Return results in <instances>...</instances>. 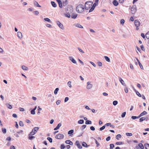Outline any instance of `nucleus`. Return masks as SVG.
<instances>
[{"label":"nucleus","instance_id":"1","mask_svg":"<svg viewBox=\"0 0 149 149\" xmlns=\"http://www.w3.org/2000/svg\"><path fill=\"white\" fill-rule=\"evenodd\" d=\"M85 8L82 4L78 5L76 8V10L78 13H81L84 11Z\"/></svg>","mask_w":149,"mask_h":149},{"label":"nucleus","instance_id":"2","mask_svg":"<svg viewBox=\"0 0 149 149\" xmlns=\"http://www.w3.org/2000/svg\"><path fill=\"white\" fill-rule=\"evenodd\" d=\"M93 4L92 1H87L85 2L84 5L85 9L88 10L89 9Z\"/></svg>","mask_w":149,"mask_h":149},{"label":"nucleus","instance_id":"3","mask_svg":"<svg viewBox=\"0 0 149 149\" xmlns=\"http://www.w3.org/2000/svg\"><path fill=\"white\" fill-rule=\"evenodd\" d=\"M73 7L71 6L68 5L66 8V10L67 13H71L73 11Z\"/></svg>","mask_w":149,"mask_h":149},{"label":"nucleus","instance_id":"4","mask_svg":"<svg viewBox=\"0 0 149 149\" xmlns=\"http://www.w3.org/2000/svg\"><path fill=\"white\" fill-rule=\"evenodd\" d=\"M96 2V1H95V3H94L92 5V7L90 9L89 11V13H90L92 12L94 9L95 7L97 6L98 4L99 1H97Z\"/></svg>","mask_w":149,"mask_h":149},{"label":"nucleus","instance_id":"5","mask_svg":"<svg viewBox=\"0 0 149 149\" xmlns=\"http://www.w3.org/2000/svg\"><path fill=\"white\" fill-rule=\"evenodd\" d=\"M136 10L135 5H133L131 8V13L132 14H134Z\"/></svg>","mask_w":149,"mask_h":149},{"label":"nucleus","instance_id":"6","mask_svg":"<svg viewBox=\"0 0 149 149\" xmlns=\"http://www.w3.org/2000/svg\"><path fill=\"white\" fill-rule=\"evenodd\" d=\"M64 137V135L63 134H59L56 136L55 138L58 139H63Z\"/></svg>","mask_w":149,"mask_h":149},{"label":"nucleus","instance_id":"7","mask_svg":"<svg viewBox=\"0 0 149 149\" xmlns=\"http://www.w3.org/2000/svg\"><path fill=\"white\" fill-rule=\"evenodd\" d=\"M56 24L61 29L63 30L64 29V27L63 25L61 23V22L59 21H57L56 22Z\"/></svg>","mask_w":149,"mask_h":149},{"label":"nucleus","instance_id":"8","mask_svg":"<svg viewBox=\"0 0 149 149\" xmlns=\"http://www.w3.org/2000/svg\"><path fill=\"white\" fill-rule=\"evenodd\" d=\"M134 23L136 26H139L140 25L139 21L138 20H135L134 21Z\"/></svg>","mask_w":149,"mask_h":149},{"label":"nucleus","instance_id":"9","mask_svg":"<svg viewBox=\"0 0 149 149\" xmlns=\"http://www.w3.org/2000/svg\"><path fill=\"white\" fill-rule=\"evenodd\" d=\"M75 144L77 146V147L81 149L82 148V147L79 141H76Z\"/></svg>","mask_w":149,"mask_h":149},{"label":"nucleus","instance_id":"10","mask_svg":"<svg viewBox=\"0 0 149 149\" xmlns=\"http://www.w3.org/2000/svg\"><path fill=\"white\" fill-rule=\"evenodd\" d=\"M69 59L74 63L77 64L76 61L72 57L70 56L69 58Z\"/></svg>","mask_w":149,"mask_h":149},{"label":"nucleus","instance_id":"11","mask_svg":"<svg viewBox=\"0 0 149 149\" xmlns=\"http://www.w3.org/2000/svg\"><path fill=\"white\" fill-rule=\"evenodd\" d=\"M90 82L89 81H88L87 83V88L88 89H90L92 87V85L90 84Z\"/></svg>","mask_w":149,"mask_h":149},{"label":"nucleus","instance_id":"12","mask_svg":"<svg viewBox=\"0 0 149 149\" xmlns=\"http://www.w3.org/2000/svg\"><path fill=\"white\" fill-rule=\"evenodd\" d=\"M65 143L66 144H69L70 145H72L73 143L70 140H68L65 141Z\"/></svg>","mask_w":149,"mask_h":149},{"label":"nucleus","instance_id":"13","mask_svg":"<svg viewBox=\"0 0 149 149\" xmlns=\"http://www.w3.org/2000/svg\"><path fill=\"white\" fill-rule=\"evenodd\" d=\"M17 36L18 38L20 39H21L22 37V33L19 31L17 33Z\"/></svg>","mask_w":149,"mask_h":149},{"label":"nucleus","instance_id":"14","mask_svg":"<svg viewBox=\"0 0 149 149\" xmlns=\"http://www.w3.org/2000/svg\"><path fill=\"white\" fill-rule=\"evenodd\" d=\"M119 81L122 84V85H123L124 86H126V84L124 83V81L123 80V79L119 77Z\"/></svg>","mask_w":149,"mask_h":149},{"label":"nucleus","instance_id":"15","mask_svg":"<svg viewBox=\"0 0 149 149\" xmlns=\"http://www.w3.org/2000/svg\"><path fill=\"white\" fill-rule=\"evenodd\" d=\"M147 113V112L146 111H144L142 113H141L140 115L139 116V118L141 117L146 114Z\"/></svg>","mask_w":149,"mask_h":149},{"label":"nucleus","instance_id":"16","mask_svg":"<svg viewBox=\"0 0 149 149\" xmlns=\"http://www.w3.org/2000/svg\"><path fill=\"white\" fill-rule=\"evenodd\" d=\"M33 4H34V5L38 7H41V6L40 5H39V4L38 3V2L36 1H34Z\"/></svg>","mask_w":149,"mask_h":149},{"label":"nucleus","instance_id":"17","mask_svg":"<svg viewBox=\"0 0 149 149\" xmlns=\"http://www.w3.org/2000/svg\"><path fill=\"white\" fill-rule=\"evenodd\" d=\"M39 128L38 127H34L32 130L33 132H35V134L36 133L38 130L39 129Z\"/></svg>","mask_w":149,"mask_h":149},{"label":"nucleus","instance_id":"18","mask_svg":"<svg viewBox=\"0 0 149 149\" xmlns=\"http://www.w3.org/2000/svg\"><path fill=\"white\" fill-rule=\"evenodd\" d=\"M51 4L52 6L54 8H56L57 6V5L56 3L53 1H51Z\"/></svg>","mask_w":149,"mask_h":149},{"label":"nucleus","instance_id":"19","mask_svg":"<svg viewBox=\"0 0 149 149\" xmlns=\"http://www.w3.org/2000/svg\"><path fill=\"white\" fill-rule=\"evenodd\" d=\"M112 3L113 5L116 6H117L118 4V3L116 0H114Z\"/></svg>","mask_w":149,"mask_h":149},{"label":"nucleus","instance_id":"20","mask_svg":"<svg viewBox=\"0 0 149 149\" xmlns=\"http://www.w3.org/2000/svg\"><path fill=\"white\" fill-rule=\"evenodd\" d=\"M74 25L76 27H78V28H83V26L82 25H81L80 24H78V23L74 24Z\"/></svg>","mask_w":149,"mask_h":149},{"label":"nucleus","instance_id":"21","mask_svg":"<svg viewBox=\"0 0 149 149\" xmlns=\"http://www.w3.org/2000/svg\"><path fill=\"white\" fill-rule=\"evenodd\" d=\"M77 16V14L72 13L71 15V18L72 19H75L76 18Z\"/></svg>","mask_w":149,"mask_h":149},{"label":"nucleus","instance_id":"22","mask_svg":"<svg viewBox=\"0 0 149 149\" xmlns=\"http://www.w3.org/2000/svg\"><path fill=\"white\" fill-rule=\"evenodd\" d=\"M138 147L141 149H143L144 147L142 143H139L138 144Z\"/></svg>","mask_w":149,"mask_h":149},{"label":"nucleus","instance_id":"23","mask_svg":"<svg viewBox=\"0 0 149 149\" xmlns=\"http://www.w3.org/2000/svg\"><path fill=\"white\" fill-rule=\"evenodd\" d=\"M63 6H65L67 5L68 3V0H65V1H63L62 2Z\"/></svg>","mask_w":149,"mask_h":149},{"label":"nucleus","instance_id":"24","mask_svg":"<svg viewBox=\"0 0 149 149\" xmlns=\"http://www.w3.org/2000/svg\"><path fill=\"white\" fill-rule=\"evenodd\" d=\"M82 145L83 147L86 148H87L89 146V145H88L86 143L84 142L82 143Z\"/></svg>","mask_w":149,"mask_h":149},{"label":"nucleus","instance_id":"25","mask_svg":"<svg viewBox=\"0 0 149 149\" xmlns=\"http://www.w3.org/2000/svg\"><path fill=\"white\" fill-rule=\"evenodd\" d=\"M144 146L146 149H149V144L147 143H145Z\"/></svg>","mask_w":149,"mask_h":149},{"label":"nucleus","instance_id":"26","mask_svg":"<svg viewBox=\"0 0 149 149\" xmlns=\"http://www.w3.org/2000/svg\"><path fill=\"white\" fill-rule=\"evenodd\" d=\"M84 121L83 120L81 119L79 120L78 123L79 124H83L84 123Z\"/></svg>","mask_w":149,"mask_h":149},{"label":"nucleus","instance_id":"27","mask_svg":"<svg viewBox=\"0 0 149 149\" xmlns=\"http://www.w3.org/2000/svg\"><path fill=\"white\" fill-rule=\"evenodd\" d=\"M74 130H69L68 131V134H70V135H71L73 134V133L74 132Z\"/></svg>","mask_w":149,"mask_h":149},{"label":"nucleus","instance_id":"28","mask_svg":"<svg viewBox=\"0 0 149 149\" xmlns=\"http://www.w3.org/2000/svg\"><path fill=\"white\" fill-rule=\"evenodd\" d=\"M146 119V118H145V117H142L140 118L139 119V122H142L143 121L145 120Z\"/></svg>","mask_w":149,"mask_h":149},{"label":"nucleus","instance_id":"29","mask_svg":"<svg viewBox=\"0 0 149 149\" xmlns=\"http://www.w3.org/2000/svg\"><path fill=\"white\" fill-rule=\"evenodd\" d=\"M6 105L7 106V107L9 109H11L12 108V105L10 104H6Z\"/></svg>","mask_w":149,"mask_h":149},{"label":"nucleus","instance_id":"30","mask_svg":"<svg viewBox=\"0 0 149 149\" xmlns=\"http://www.w3.org/2000/svg\"><path fill=\"white\" fill-rule=\"evenodd\" d=\"M35 138V137L32 136H29L28 137V139L30 140H32Z\"/></svg>","mask_w":149,"mask_h":149},{"label":"nucleus","instance_id":"31","mask_svg":"<svg viewBox=\"0 0 149 149\" xmlns=\"http://www.w3.org/2000/svg\"><path fill=\"white\" fill-rule=\"evenodd\" d=\"M92 123L91 121L89 120H87L85 122V124L86 125L91 124Z\"/></svg>","mask_w":149,"mask_h":149},{"label":"nucleus","instance_id":"32","mask_svg":"<svg viewBox=\"0 0 149 149\" xmlns=\"http://www.w3.org/2000/svg\"><path fill=\"white\" fill-rule=\"evenodd\" d=\"M59 90V89L58 88H56L54 91V94L55 95L58 92Z\"/></svg>","mask_w":149,"mask_h":149},{"label":"nucleus","instance_id":"33","mask_svg":"<svg viewBox=\"0 0 149 149\" xmlns=\"http://www.w3.org/2000/svg\"><path fill=\"white\" fill-rule=\"evenodd\" d=\"M104 58L108 62H110V59L109 58V57L106 56H104Z\"/></svg>","mask_w":149,"mask_h":149},{"label":"nucleus","instance_id":"34","mask_svg":"<svg viewBox=\"0 0 149 149\" xmlns=\"http://www.w3.org/2000/svg\"><path fill=\"white\" fill-rule=\"evenodd\" d=\"M86 125H82L81 127L80 128L81 130V131H83L86 127Z\"/></svg>","mask_w":149,"mask_h":149},{"label":"nucleus","instance_id":"35","mask_svg":"<svg viewBox=\"0 0 149 149\" xmlns=\"http://www.w3.org/2000/svg\"><path fill=\"white\" fill-rule=\"evenodd\" d=\"M22 69L25 70H27L28 69V67L24 65H22Z\"/></svg>","mask_w":149,"mask_h":149},{"label":"nucleus","instance_id":"36","mask_svg":"<svg viewBox=\"0 0 149 149\" xmlns=\"http://www.w3.org/2000/svg\"><path fill=\"white\" fill-rule=\"evenodd\" d=\"M124 143L122 142H117L116 143V144L117 145H120L121 144H123Z\"/></svg>","mask_w":149,"mask_h":149},{"label":"nucleus","instance_id":"37","mask_svg":"<svg viewBox=\"0 0 149 149\" xmlns=\"http://www.w3.org/2000/svg\"><path fill=\"white\" fill-rule=\"evenodd\" d=\"M121 135L120 134H117L116 136V139L118 140H119V138H121Z\"/></svg>","mask_w":149,"mask_h":149},{"label":"nucleus","instance_id":"38","mask_svg":"<svg viewBox=\"0 0 149 149\" xmlns=\"http://www.w3.org/2000/svg\"><path fill=\"white\" fill-rule=\"evenodd\" d=\"M132 118L133 120H134L136 119L139 118V116H132L131 117Z\"/></svg>","mask_w":149,"mask_h":149},{"label":"nucleus","instance_id":"39","mask_svg":"<svg viewBox=\"0 0 149 149\" xmlns=\"http://www.w3.org/2000/svg\"><path fill=\"white\" fill-rule=\"evenodd\" d=\"M58 4L59 7L60 8H62L63 7V6H62L63 3L61 1L58 2Z\"/></svg>","mask_w":149,"mask_h":149},{"label":"nucleus","instance_id":"40","mask_svg":"<svg viewBox=\"0 0 149 149\" xmlns=\"http://www.w3.org/2000/svg\"><path fill=\"white\" fill-rule=\"evenodd\" d=\"M35 134V132H33V130L29 134V136H32L34 135Z\"/></svg>","mask_w":149,"mask_h":149},{"label":"nucleus","instance_id":"41","mask_svg":"<svg viewBox=\"0 0 149 149\" xmlns=\"http://www.w3.org/2000/svg\"><path fill=\"white\" fill-rule=\"evenodd\" d=\"M47 139L50 143H51L52 142V139L51 138L48 137L47 138Z\"/></svg>","mask_w":149,"mask_h":149},{"label":"nucleus","instance_id":"42","mask_svg":"<svg viewBox=\"0 0 149 149\" xmlns=\"http://www.w3.org/2000/svg\"><path fill=\"white\" fill-rule=\"evenodd\" d=\"M71 82L70 81H69L68 83V85L70 88H71L72 86L71 84Z\"/></svg>","mask_w":149,"mask_h":149},{"label":"nucleus","instance_id":"43","mask_svg":"<svg viewBox=\"0 0 149 149\" xmlns=\"http://www.w3.org/2000/svg\"><path fill=\"white\" fill-rule=\"evenodd\" d=\"M67 14H65V17H68V18H70V13H67Z\"/></svg>","mask_w":149,"mask_h":149},{"label":"nucleus","instance_id":"44","mask_svg":"<svg viewBox=\"0 0 149 149\" xmlns=\"http://www.w3.org/2000/svg\"><path fill=\"white\" fill-rule=\"evenodd\" d=\"M105 126L104 125L102 127H100L99 129L100 131H102L105 129Z\"/></svg>","mask_w":149,"mask_h":149},{"label":"nucleus","instance_id":"45","mask_svg":"<svg viewBox=\"0 0 149 149\" xmlns=\"http://www.w3.org/2000/svg\"><path fill=\"white\" fill-rule=\"evenodd\" d=\"M118 103V102L116 100H115L113 102V104L114 106L116 105Z\"/></svg>","mask_w":149,"mask_h":149},{"label":"nucleus","instance_id":"46","mask_svg":"<svg viewBox=\"0 0 149 149\" xmlns=\"http://www.w3.org/2000/svg\"><path fill=\"white\" fill-rule=\"evenodd\" d=\"M2 131L3 134H6V128H2Z\"/></svg>","mask_w":149,"mask_h":149},{"label":"nucleus","instance_id":"47","mask_svg":"<svg viewBox=\"0 0 149 149\" xmlns=\"http://www.w3.org/2000/svg\"><path fill=\"white\" fill-rule=\"evenodd\" d=\"M19 125L21 127H23L24 126V124L22 121H20L19 122Z\"/></svg>","mask_w":149,"mask_h":149},{"label":"nucleus","instance_id":"48","mask_svg":"<svg viewBox=\"0 0 149 149\" xmlns=\"http://www.w3.org/2000/svg\"><path fill=\"white\" fill-rule=\"evenodd\" d=\"M110 149H113L114 147V145L113 144H110Z\"/></svg>","mask_w":149,"mask_h":149},{"label":"nucleus","instance_id":"49","mask_svg":"<svg viewBox=\"0 0 149 149\" xmlns=\"http://www.w3.org/2000/svg\"><path fill=\"white\" fill-rule=\"evenodd\" d=\"M65 146L64 144H62L61 145V149H64L65 148Z\"/></svg>","mask_w":149,"mask_h":149},{"label":"nucleus","instance_id":"50","mask_svg":"<svg viewBox=\"0 0 149 149\" xmlns=\"http://www.w3.org/2000/svg\"><path fill=\"white\" fill-rule=\"evenodd\" d=\"M126 114V112H123L121 115V117L122 118H124L125 117V116Z\"/></svg>","mask_w":149,"mask_h":149},{"label":"nucleus","instance_id":"51","mask_svg":"<svg viewBox=\"0 0 149 149\" xmlns=\"http://www.w3.org/2000/svg\"><path fill=\"white\" fill-rule=\"evenodd\" d=\"M44 20L45 21L47 22H51L50 19L48 18H44Z\"/></svg>","mask_w":149,"mask_h":149},{"label":"nucleus","instance_id":"52","mask_svg":"<svg viewBox=\"0 0 149 149\" xmlns=\"http://www.w3.org/2000/svg\"><path fill=\"white\" fill-rule=\"evenodd\" d=\"M126 135L128 136H132V134L130 133H126Z\"/></svg>","mask_w":149,"mask_h":149},{"label":"nucleus","instance_id":"53","mask_svg":"<svg viewBox=\"0 0 149 149\" xmlns=\"http://www.w3.org/2000/svg\"><path fill=\"white\" fill-rule=\"evenodd\" d=\"M136 95L138 96H139V97H141V94H140V93H139V92L137 91L136 92Z\"/></svg>","mask_w":149,"mask_h":149},{"label":"nucleus","instance_id":"54","mask_svg":"<svg viewBox=\"0 0 149 149\" xmlns=\"http://www.w3.org/2000/svg\"><path fill=\"white\" fill-rule=\"evenodd\" d=\"M31 114H33V115L35 114V111L33 109L31 111Z\"/></svg>","mask_w":149,"mask_h":149},{"label":"nucleus","instance_id":"55","mask_svg":"<svg viewBox=\"0 0 149 149\" xmlns=\"http://www.w3.org/2000/svg\"><path fill=\"white\" fill-rule=\"evenodd\" d=\"M125 22V20L123 19H122L120 21V23L121 24H123Z\"/></svg>","mask_w":149,"mask_h":149},{"label":"nucleus","instance_id":"56","mask_svg":"<svg viewBox=\"0 0 149 149\" xmlns=\"http://www.w3.org/2000/svg\"><path fill=\"white\" fill-rule=\"evenodd\" d=\"M77 49L79 50V52H80L81 53H84V52L81 49H80L79 47H78L77 48Z\"/></svg>","mask_w":149,"mask_h":149},{"label":"nucleus","instance_id":"57","mask_svg":"<svg viewBox=\"0 0 149 149\" xmlns=\"http://www.w3.org/2000/svg\"><path fill=\"white\" fill-rule=\"evenodd\" d=\"M124 91H125V92L126 93H127L128 92V88L127 87H125V88H124Z\"/></svg>","mask_w":149,"mask_h":149},{"label":"nucleus","instance_id":"58","mask_svg":"<svg viewBox=\"0 0 149 149\" xmlns=\"http://www.w3.org/2000/svg\"><path fill=\"white\" fill-rule=\"evenodd\" d=\"M94 140L95 141V143L97 144V147L98 146L100 145V143L98 142H97V140L95 139Z\"/></svg>","mask_w":149,"mask_h":149},{"label":"nucleus","instance_id":"59","mask_svg":"<svg viewBox=\"0 0 149 149\" xmlns=\"http://www.w3.org/2000/svg\"><path fill=\"white\" fill-rule=\"evenodd\" d=\"M34 13L36 15H38L39 13V12L38 11H35L34 12Z\"/></svg>","mask_w":149,"mask_h":149},{"label":"nucleus","instance_id":"60","mask_svg":"<svg viewBox=\"0 0 149 149\" xmlns=\"http://www.w3.org/2000/svg\"><path fill=\"white\" fill-rule=\"evenodd\" d=\"M90 129L92 131H94L95 130V127L93 126H91L90 127Z\"/></svg>","mask_w":149,"mask_h":149},{"label":"nucleus","instance_id":"61","mask_svg":"<svg viewBox=\"0 0 149 149\" xmlns=\"http://www.w3.org/2000/svg\"><path fill=\"white\" fill-rule=\"evenodd\" d=\"M11 139V138L10 136L7 137L6 139V140H7V141H10Z\"/></svg>","mask_w":149,"mask_h":149},{"label":"nucleus","instance_id":"62","mask_svg":"<svg viewBox=\"0 0 149 149\" xmlns=\"http://www.w3.org/2000/svg\"><path fill=\"white\" fill-rule=\"evenodd\" d=\"M69 99V98L68 97H66L64 99L65 102H66L68 101Z\"/></svg>","mask_w":149,"mask_h":149},{"label":"nucleus","instance_id":"63","mask_svg":"<svg viewBox=\"0 0 149 149\" xmlns=\"http://www.w3.org/2000/svg\"><path fill=\"white\" fill-rule=\"evenodd\" d=\"M97 64L99 66H101L102 65V63L100 62H97Z\"/></svg>","mask_w":149,"mask_h":149},{"label":"nucleus","instance_id":"64","mask_svg":"<svg viewBox=\"0 0 149 149\" xmlns=\"http://www.w3.org/2000/svg\"><path fill=\"white\" fill-rule=\"evenodd\" d=\"M141 49L143 51H144L145 50V48L144 47V46L143 45H141Z\"/></svg>","mask_w":149,"mask_h":149}]
</instances>
